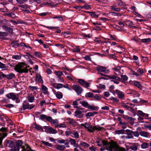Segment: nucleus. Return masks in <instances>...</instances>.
Wrapping results in <instances>:
<instances>
[{
  "instance_id": "33",
  "label": "nucleus",
  "mask_w": 151,
  "mask_h": 151,
  "mask_svg": "<svg viewBox=\"0 0 151 151\" xmlns=\"http://www.w3.org/2000/svg\"><path fill=\"white\" fill-rule=\"evenodd\" d=\"M27 99L30 102H32L34 100V97L33 96H29L27 97Z\"/></svg>"
},
{
  "instance_id": "28",
  "label": "nucleus",
  "mask_w": 151,
  "mask_h": 151,
  "mask_svg": "<svg viewBox=\"0 0 151 151\" xmlns=\"http://www.w3.org/2000/svg\"><path fill=\"white\" fill-rule=\"evenodd\" d=\"M65 147L63 145H58L57 147V149L61 150L63 151V150L65 148Z\"/></svg>"
},
{
  "instance_id": "51",
  "label": "nucleus",
  "mask_w": 151,
  "mask_h": 151,
  "mask_svg": "<svg viewBox=\"0 0 151 151\" xmlns=\"http://www.w3.org/2000/svg\"><path fill=\"white\" fill-rule=\"evenodd\" d=\"M7 135V134L5 132H4L2 134V135L1 136H0V139L3 140V139Z\"/></svg>"
},
{
  "instance_id": "44",
  "label": "nucleus",
  "mask_w": 151,
  "mask_h": 151,
  "mask_svg": "<svg viewBox=\"0 0 151 151\" xmlns=\"http://www.w3.org/2000/svg\"><path fill=\"white\" fill-rule=\"evenodd\" d=\"M121 67L120 66H117L116 67L113 68L112 69L114 70L115 72H118L121 70Z\"/></svg>"
},
{
  "instance_id": "15",
  "label": "nucleus",
  "mask_w": 151,
  "mask_h": 151,
  "mask_svg": "<svg viewBox=\"0 0 151 151\" xmlns=\"http://www.w3.org/2000/svg\"><path fill=\"white\" fill-rule=\"evenodd\" d=\"M133 82L134 86L140 89H141L142 86L139 82L136 81H134Z\"/></svg>"
},
{
  "instance_id": "42",
  "label": "nucleus",
  "mask_w": 151,
  "mask_h": 151,
  "mask_svg": "<svg viewBox=\"0 0 151 151\" xmlns=\"http://www.w3.org/2000/svg\"><path fill=\"white\" fill-rule=\"evenodd\" d=\"M69 142L71 145H75L76 142V141L74 139L71 138H70Z\"/></svg>"
},
{
  "instance_id": "56",
  "label": "nucleus",
  "mask_w": 151,
  "mask_h": 151,
  "mask_svg": "<svg viewBox=\"0 0 151 151\" xmlns=\"http://www.w3.org/2000/svg\"><path fill=\"white\" fill-rule=\"evenodd\" d=\"M7 129L5 127H2L0 129V131L2 132H6L7 131Z\"/></svg>"
},
{
  "instance_id": "14",
  "label": "nucleus",
  "mask_w": 151,
  "mask_h": 151,
  "mask_svg": "<svg viewBox=\"0 0 151 151\" xmlns=\"http://www.w3.org/2000/svg\"><path fill=\"white\" fill-rule=\"evenodd\" d=\"M139 134L142 136L147 137L149 134V133L147 132L141 131L139 132Z\"/></svg>"
},
{
  "instance_id": "10",
  "label": "nucleus",
  "mask_w": 151,
  "mask_h": 151,
  "mask_svg": "<svg viewBox=\"0 0 151 151\" xmlns=\"http://www.w3.org/2000/svg\"><path fill=\"white\" fill-rule=\"evenodd\" d=\"M115 93L117 95L118 97L121 99H122L124 97V93L118 90H116L115 91Z\"/></svg>"
},
{
  "instance_id": "16",
  "label": "nucleus",
  "mask_w": 151,
  "mask_h": 151,
  "mask_svg": "<svg viewBox=\"0 0 151 151\" xmlns=\"http://www.w3.org/2000/svg\"><path fill=\"white\" fill-rule=\"evenodd\" d=\"M97 114L98 112L96 111L94 112H89L86 113L85 114V116L86 117H88L92 116L95 114Z\"/></svg>"
},
{
  "instance_id": "37",
  "label": "nucleus",
  "mask_w": 151,
  "mask_h": 151,
  "mask_svg": "<svg viewBox=\"0 0 151 151\" xmlns=\"http://www.w3.org/2000/svg\"><path fill=\"white\" fill-rule=\"evenodd\" d=\"M121 78H120L121 79V81H122V79L124 81H127L128 79V77L125 75H121Z\"/></svg>"
},
{
  "instance_id": "61",
  "label": "nucleus",
  "mask_w": 151,
  "mask_h": 151,
  "mask_svg": "<svg viewBox=\"0 0 151 151\" xmlns=\"http://www.w3.org/2000/svg\"><path fill=\"white\" fill-rule=\"evenodd\" d=\"M138 114L142 116H145V113H143L142 111L139 110L138 111Z\"/></svg>"
},
{
  "instance_id": "3",
  "label": "nucleus",
  "mask_w": 151,
  "mask_h": 151,
  "mask_svg": "<svg viewBox=\"0 0 151 151\" xmlns=\"http://www.w3.org/2000/svg\"><path fill=\"white\" fill-rule=\"evenodd\" d=\"M40 119L42 120L46 119L47 121L50 122L51 124H54L55 125L58 124V122L57 119H53L51 116H47L45 114H42L41 115Z\"/></svg>"
},
{
  "instance_id": "11",
  "label": "nucleus",
  "mask_w": 151,
  "mask_h": 151,
  "mask_svg": "<svg viewBox=\"0 0 151 151\" xmlns=\"http://www.w3.org/2000/svg\"><path fill=\"white\" fill-rule=\"evenodd\" d=\"M75 116L77 117L81 118L83 117V114H82V111L78 110H77L75 112Z\"/></svg>"
},
{
  "instance_id": "40",
  "label": "nucleus",
  "mask_w": 151,
  "mask_h": 151,
  "mask_svg": "<svg viewBox=\"0 0 151 151\" xmlns=\"http://www.w3.org/2000/svg\"><path fill=\"white\" fill-rule=\"evenodd\" d=\"M12 58L16 60H19L21 58V56L20 55H14L12 56Z\"/></svg>"
},
{
  "instance_id": "22",
  "label": "nucleus",
  "mask_w": 151,
  "mask_h": 151,
  "mask_svg": "<svg viewBox=\"0 0 151 151\" xmlns=\"http://www.w3.org/2000/svg\"><path fill=\"white\" fill-rule=\"evenodd\" d=\"M85 124H86V126H88V128L87 129L88 131L91 132H94V131H93V127L92 125H90L89 124L87 123H86Z\"/></svg>"
},
{
  "instance_id": "20",
  "label": "nucleus",
  "mask_w": 151,
  "mask_h": 151,
  "mask_svg": "<svg viewBox=\"0 0 151 151\" xmlns=\"http://www.w3.org/2000/svg\"><path fill=\"white\" fill-rule=\"evenodd\" d=\"M41 88L42 90L43 91V93L44 94H47L48 93V88L45 86L42 85L41 86Z\"/></svg>"
},
{
  "instance_id": "47",
  "label": "nucleus",
  "mask_w": 151,
  "mask_h": 151,
  "mask_svg": "<svg viewBox=\"0 0 151 151\" xmlns=\"http://www.w3.org/2000/svg\"><path fill=\"white\" fill-rule=\"evenodd\" d=\"M11 44L14 47L19 46V44L18 43L16 42H12L11 43Z\"/></svg>"
},
{
  "instance_id": "39",
  "label": "nucleus",
  "mask_w": 151,
  "mask_h": 151,
  "mask_svg": "<svg viewBox=\"0 0 151 151\" xmlns=\"http://www.w3.org/2000/svg\"><path fill=\"white\" fill-rule=\"evenodd\" d=\"M67 120H68V123L70 124L73 125L74 122V120L73 119H70V118H68Z\"/></svg>"
},
{
  "instance_id": "27",
  "label": "nucleus",
  "mask_w": 151,
  "mask_h": 151,
  "mask_svg": "<svg viewBox=\"0 0 151 151\" xmlns=\"http://www.w3.org/2000/svg\"><path fill=\"white\" fill-rule=\"evenodd\" d=\"M80 145H81L82 147H88L89 146V144H88L85 142H84L82 141L81 142Z\"/></svg>"
},
{
  "instance_id": "34",
  "label": "nucleus",
  "mask_w": 151,
  "mask_h": 151,
  "mask_svg": "<svg viewBox=\"0 0 151 151\" xmlns=\"http://www.w3.org/2000/svg\"><path fill=\"white\" fill-rule=\"evenodd\" d=\"M55 126L57 127H66V124H55Z\"/></svg>"
},
{
  "instance_id": "8",
  "label": "nucleus",
  "mask_w": 151,
  "mask_h": 151,
  "mask_svg": "<svg viewBox=\"0 0 151 151\" xmlns=\"http://www.w3.org/2000/svg\"><path fill=\"white\" fill-rule=\"evenodd\" d=\"M18 94H17L16 95L14 93H9L6 95V97L8 99H12L13 100H15L16 97L18 96Z\"/></svg>"
},
{
  "instance_id": "55",
  "label": "nucleus",
  "mask_w": 151,
  "mask_h": 151,
  "mask_svg": "<svg viewBox=\"0 0 151 151\" xmlns=\"http://www.w3.org/2000/svg\"><path fill=\"white\" fill-rule=\"evenodd\" d=\"M117 1V5L119 6H122L123 4V2L121 0H116Z\"/></svg>"
},
{
  "instance_id": "41",
  "label": "nucleus",
  "mask_w": 151,
  "mask_h": 151,
  "mask_svg": "<svg viewBox=\"0 0 151 151\" xmlns=\"http://www.w3.org/2000/svg\"><path fill=\"white\" fill-rule=\"evenodd\" d=\"M41 142L42 144H44L45 145L49 147L51 146V144L47 142H46L43 141H42Z\"/></svg>"
},
{
  "instance_id": "26",
  "label": "nucleus",
  "mask_w": 151,
  "mask_h": 151,
  "mask_svg": "<svg viewBox=\"0 0 151 151\" xmlns=\"http://www.w3.org/2000/svg\"><path fill=\"white\" fill-rule=\"evenodd\" d=\"M56 96L58 99H61L63 97V94L61 92L58 91L56 93Z\"/></svg>"
},
{
  "instance_id": "59",
  "label": "nucleus",
  "mask_w": 151,
  "mask_h": 151,
  "mask_svg": "<svg viewBox=\"0 0 151 151\" xmlns=\"http://www.w3.org/2000/svg\"><path fill=\"white\" fill-rule=\"evenodd\" d=\"M91 16L93 17H94L97 18L98 17V15L96 14L95 12H92L91 14Z\"/></svg>"
},
{
  "instance_id": "17",
  "label": "nucleus",
  "mask_w": 151,
  "mask_h": 151,
  "mask_svg": "<svg viewBox=\"0 0 151 151\" xmlns=\"http://www.w3.org/2000/svg\"><path fill=\"white\" fill-rule=\"evenodd\" d=\"M7 142L9 147L10 148H12L13 146L14 147V142L13 141L8 140L7 141Z\"/></svg>"
},
{
  "instance_id": "63",
  "label": "nucleus",
  "mask_w": 151,
  "mask_h": 151,
  "mask_svg": "<svg viewBox=\"0 0 151 151\" xmlns=\"http://www.w3.org/2000/svg\"><path fill=\"white\" fill-rule=\"evenodd\" d=\"M94 97V98L96 100H100L101 99V98L99 96H98V95L97 94H96V95H95V96H93V97Z\"/></svg>"
},
{
  "instance_id": "57",
  "label": "nucleus",
  "mask_w": 151,
  "mask_h": 151,
  "mask_svg": "<svg viewBox=\"0 0 151 151\" xmlns=\"http://www.w3.org/2000/svg\"><path fill=\"white\" fill-rule=\"evenodd\" d=\"M45 27L48 29H55L57 28H59L58 27H49V26H45Z\"/></svg>"
},
{
  "instance_id": "53",
  "label": "nucleus",
  "mask_w": 151,
  "mask_h": 151,
  "mask_svg": "<svg viewBox=\"0 0 151 151\" xmlns=\"http://www.w3.org/2000/svg\"><path fill=\"white\" fill-rule=\"evenodd\" d=\"M133 135L135 137H138L139 136V133L138 132L133 131Z\"/></svg>"
},
{
  "instance_id": "1",
  "label": "nucleus",
  "mask_w": 151,
  "mask_h": 151,
  "mask_svg": "<svg viewBox=\"0 0 151 151\" xmlns=\"http://www.w3.org/2000/svg\"><path fill=\"white\" fill-rule=\"evenodd\" d=\"M14 69L19 73H27L28 71L26 65L23 62L19 63L18 64L16 65Z\"/></svg>"
},
{
  "instance_id": "35",
  "label": "nucleus",
  "mask_w": 151,
  "mask_h": 151,
  "mask_svg": "<svg viewBox=\"0 0 151 151\" xmlns=\"http://www.w3.org/2000/svg\"><path fill=\"white\" fill-rule=\"evenodd\" d=\"M86 97L92 98L93 97V93L89 92L86 94Z\"/></svg>"
},
{
  "instance_id": "25",
  "label": "nucleus",
  "mask_w": 151,
  "mask_h": 151,
  "mask_svg": "<svg viewBox=\"0 0 151 151\" xmlns=\"http://www.w3.org/2000/svg\"><path fill=\"white\" fill-rule=\"evenodd\" d=\"M15 77V75L13 73H11L9 74L6 75V78L8 79H12Z\"/></svg>"
},
{
  "instance_id": "45",
  "label": "nucleus",
  "mask_w": 151,
  "mask_h": 151,
  "mask_svg": "<svg viewBox=\"0 0 151 151\" xmlns=\"http://www.w3.org/2000/svg\"><path fill=\"white\" fill-rule=\"evenodd\" d=\"M29 104H23V109L24 111L26 109H30V108H29Z\"/></svg>"
},
{
  "instance_id": "31",
  "label": "nucleus",
  "mask_w": 151,
  "mask_h": 151,
  "mask_svg": "<svg viewBox=\"0 0 151 151\" xmlns=\"http://www.w3.org/2000/svg\"><path fill=\"white\" fill-rule=\"evenodd\" d=\"M88 108L92 110H98L99 107H94L93 106H90L89 105Z\"/></svg>"
},
{
  "instance_id": "6",
  "label": "nucleus",
  "mask_w": 151,
  "mask_h": 151,
  "mask_svg": "<svg viewBox=\"0 0 151 151\" xmlns=\"http://www.w3.org/2000/svg\"><path fill=\"white\" fill-rule=\"evenodd\" d=\"M78 82L82 86L87 88L89 87L90 83L86 82L84 80L82 79H78Z\"/></svg>"
},
{
  "instance_id": "50",
  "label": "nucleus",
  "mask_w": 151,
  "mask_h": 151,
  "mask_svg": "<svg viewBox=\"0 0 151 151\" xmlns=\"http://www.w3.org/2000/svg\"><path fill=\"white\" fill-rule=\"evenodd\" d=\"M29 88L30 90L32 91L35 90H36L37 89V88L36 86H29Z\"/></svg>"
},
{
  "instance_id": "49",
  "label": "nucleus",
  "mask_w": 151,
  "mask_h": 151,
  "mask_svg": "<svg viewBox=\"0 0 151 151\" xmlns=\"http://www.w3.org/2000/svg\"><path fill=\"white\" fill-rule=\"evenodd\" d=\"M18 6L21 8H23L25 9H27L28 8V6L27 5H19Z\"/></svg>"
},
{
  "instance_id": "29",
  "label": "nucleus",
  "mask_w": 151,
  "mask_h": 151,
  "mask_svg": "<svg viewBox=\"0 0 151 151\" xmlns=\"http://www.w3.org/2000/svg\"><path fill=\"white\" fill-rule=\"evenodd\" d=\"M149 144L148 143L144 142L141 145V147L143 149H145L148 147Z\"/></svg>"
},
{
  "instance_id": "2",
  "label": "nucleus",
  "mask_w": 151,
  "mask_h": 151,
  "mask_svg": "<svg viewBox=\"0 0 151 151\" xmlns=\"http://www.w3.org/2000/svg\"><path fill=\"white\" fill-rule=\"evenodd\" d=\"M98 74L101 75V76H105L106 78L110 79H112V80H111V81H113L114 83L117 84H119V81H121V79L120 78L114 75H112L111 76L106 75L100 72H98Z\"/></svg>"
},
{
  "instance_id": "64",
  "label": "nucleus",
  "mask_w": 151,
  "mask_h": 151,
  "mask_svg": "<svg viewBox=\"0 0 151 151\" xmlns=\"http://www.w3.org/2000/svg\"><path fill=\"white\" fill-rule=\"evenodd\" d=\"M63 85L61 83H58L57 85V89L61 88L63 87Z\"/></svg>"
},
{
  "instance_id": "58",
  "label": "nucleus",
  "mask_w": 151,
  "mask_h": 151,
  "mask_svg": "<svg viewBox=\"0 0 151 151\" xmlns=\"http://www.w3.org/2000/svg\"><path fill=\"white\" fill-rule=\"evenodd\" d=\"M35 55L37 57H40L41 56V54L40 52H35Z\"/></svg>"
},
{
  "instance_id": "38",
  "label": "nucleus",
  "mask_w": 151,
  "mask_h": 151,
  "mask_svg": "<svg viewBox=\"0 0 151 151\" xmlns=\"http://www.w3.org/2000/svg\"><path fill=\"white\" fill-rule=\"evenodd\" d=\"M73 134L74 136V137L72 136V135H71V136L73 137H74L76 138V139H77L79 138V135L78 133L77 132H74Z\"/></svg>"
},
{
  "instance_id": "21",
  "label": "nucleus",
  "mask_w": 151,
  "mask_h": 151,
  "mask_svg": "<svg viewBox=\"0 0 151 151\" xmlns=\"http://www.w3.org/2000/svg\"><path fill=\"white\" fill-rule=\"evenodd\" d=\"M80 103L81 104L83 107L88 108L89 104L86 101H80Z\"/></svg>"
},
{
  "instance_id": "5",
  "label": "nucleus",
  "mask_w": 151,
  "mask_h": 151,
  "mask_svg": "<svg viewBox=\"0 0 151 151\" xmlns=\"http://www.w3.org/2000/svg\"><path fill=\"white\" fill-rule=\"evenodd\" d=\"M72 87L73 89L75 91L78 95L81 94L83 91V89L79 85L74 84Z\"/></svg>"
},
{
  "instance_id": "48",
  "label": "nucleus",
  "mask_w": 151,
  "mask_h": 151,
  "mask_svg": "<svg viewBox=\"0 0 151 151\" xmlns=\"http://www.w3.org/2000/svg\"><path fill=\"white\" fill-rule=\"evenodd\" d=\"M6 75L3 73L2 72H0V78L2 79L3 78H6Z\"/></svg>"
},
{
  "instance_id": "24",
  "label": "nucleus",
  "mask_w": 151,
  "mask_h": 151,
  "mask_svg": "<svg viewBox=\"0 0 151 151\" xmlns=\"http://www.w3.org/2000/svg\"><path fill=\"white\" fill-rule=\"evenodd\" d=\"M35 128L37 130L43 131V128L40 125L35 124Z\"/></svg>"
},
{
  "instance_id": "32",
  "label": "nucleus",
  "mask_w": 151,
  "mask_h": 151,
  "mask_svg": "<svg viewBox=\"0 0 151 151\" xmlns=\"http://www.w3.org/2000/svg\"><path fill=\"white\" fill-rule=\"evenodd\" d=\"M124 129H121V130H116L115 131V132L116 134H123L124 133Z\"/></svg>"
},
{
  "instance_id": "46",
  "label": "nucleus",
  "mask_w": 151,
  "mask_h": 151,
  "mask_svg": "<svg viewBox=\"0 0 151 151\" xmlns=\"http://www.w3.org/2000/svg\"><path fill=\"white\" fill-rule=\"evenodd\" d=\"M55 74L56 75L58 76V77H61V76L62 75L63 73L60 71H57L55 72Z\"/></svg>"
},
{
  "instance_id": "54",
  "label": "nucleus",
  "mask_w": 151,
  "mask_h": 151,
  "mask_svg": "<svg viewBox=\"0 0 151 151\" xmlns=\"http://www.w3.org/2000/svg\"><path fill=\"white\" fill-rule=\"evenodd\" d=\"M117 150L119 151H125V149L124 148L120 147L118 146V147L116 151Z\"/></svg>"
},
{
  "instance_id": "7",
  "label": "nucleus",
  "mask_w": 151,
  "mask_h": 151,
  "mask_svg": "<svg viewBox=\"0 0 151 151\" xmlns=\"http://www.w3.org/2000/svg\"><path fill=\"white\" fill-rule=\"evenodd\" d=\"M98 72H103L104 74H106L108 72V70L106 69V68L101 66H99L96 68Z\"/></svg>"
},
{
  "instance_id": "43",
  "label": "nucleus",
  "mask_w": 151,
  "mask_h": 151,
  "mask_svg": "<svg viewBox=\"0 0 151 151\" xmlns=\"http://www.w3.org/2000/svg\"><path fill=\"white\" fill-rule=\"evenodd\" d=\"M109 99L111 100L112 101L115 102L117 103L119 101V100L116 99L114 98L113 97H111L109 98Z\"/></svg>"
},
{
  "instance_id": "62",
  "label": "nucleus",
  "mask_w": 151,
  "mask_h": 151,
  "mask_svg": "<svg viewBox=\"0 0 151 151\" xmlns=\"http://www.w3.org/2000/svg\"><path fill=\"white\" fill-rule=\"evenodd\" d=\"M5 106L8 108H10L13 107L14 105L12 104H9L5 105Z\"/></svg>"
},
{
  "instance_id": "4",
  "label": "nucleus",
  "mask_w": 151,
  "mask_h": 151,
  "mask_svg": "<svg viewBox=\"0 0 151 151\" xmlns=\"http://www.w3.org/2000/svg\"><path fill=\"white\" fill-rule=\"evenodd\" d=\"M118 145L117 143L111 140V142H109L107 146V150L110 151H112L113 149L116 150L118 147Z\"/></svg>"
},
{
  "instance_id": "23",
  "label": "nucleus",
  "mask_w": 151,
  "mask_h": 151,
  "mask_svg": "<svg viewBox=\"0 0 151 151\" xmlns=\"http://www.w3.org/2000/svg\"><path fill=\"white\" fill-rule=\"evenodd\" d=\"M116 6H110L111 9L113 11H116V12H119L120 10V9L119 8L116 7Z\"/></svg>"
},
{
  "instance_id": "30",
  "label": "nucleus",
  "mask_w": 151,
  "mask_h": 151,
  "mask_svg": "<svg viewBox=\"0 0 151 151\" xmlns=\"http://www.w3.org/2000/svg\"><path fill=\"white\" fill-rule=\"evenodd\" d=\"M0 68L1 69H4V70H6L8 69L7 67H6L5 64L0 62Z\"/></svg>"
},
{
  "instance_id": "12",
  "label": "nucleus",
  "mask_w": 151,
  "mask_h": 151,
  "mask_svg": "<svg viewBox=\"0 0 151 151\" xmlns=\"http://www.w3.org/2000/svg\"><path fill=\"white\" fill-rule=\"evenodd\" d=\"M35 78V81H36L43 84V81L42 79V77L40 75L36 74Z\"/></svg>"
},
{
  "instance_id": "9",
  "label": "nucleus",
  "mask_w": 151,
  "mask_h": 151,
  "mask_svg": "<svg viewBox=\"0 0 151 151\" xmlns=\"http://www.w3.org/2000/svg\"><path fill=\"white\" fill-rule=\"evenodd\" d=\"M126 132L127 134V135L126 136V137L127 138H133V131L129 129H127L126 130Z\"/></svg>"
},
{
  "instance_id": "52",
  "label": "nucleus",
  "mask_w": 151,
  "mask_h": 151,
  "mask_svg": "<svg viewBox=\"0 0 151 151\" xmlns=\"http://www.w3.org/2000/svg\"><path fill=\"white\" fill-rule=\"evenodd\" d=\"M101 142L103 144L106 146V148H107V145H109V142H108L107 141L103 140H102Z\"/></svg>"
},
{
  "instance_id": "19",
  "label": "nucleus",
  "mask_w": 151,
  "mask_h": 151,
  "mask_svg": "<svg viewBox=\"0 0 151 151\" xmlns=\"http://www.w3.org/2000/svg\"><path fill=\"white\" fill-rule=\"evenodd\" d=\"M137 143H133V145L129 147V148L134 151H136L137 149Z\"/></svg>"
},
{
  "instance_id": "60",
  "label": "nucleus",
  "mask_w": 151,
  "mask_h": 151,
  "mask_svg": "<svg viewBox=\"0 0 151 151\" xmlns=\"http://www.w3.org/2000/svg\"><path fill=\"white\" fill-rule=\"evenodd\" d=\"M73 51L74 52H79L80 51V49L79 48V47H77L76 48H74L73 50Z\"/></svg>"
},
{
  "instance_id": "36",
  "label": "nucleus",
  "mask_w": 151,
  "mask_h": 151,
  "mask_svg": "<svg viewBox=\"0 0 151 151\" xmlns=\"http://www.w3.org/2000/svg\"><path fill=\"white\" fill-rule=\"evenodd\" d=\"M141 41L143 42H150L151 40L150 38H148L141 39Z\"/></svg>"
},
{
  "instance_id": "18",
  "label": "nucleus",
  "mask_w": 151,
  "mask_h": 151,
  "mask_svg": "<svg viewBox=\"0 0 151 151\" xmlns=\"http://www.w3.org/2000/svg\"><path fill=\"white\" fill-rule=\"evenodd\" d=\"M48 132L52 134H56L57 132V131L52 127H48L47 129Z\"/></svg>"
},
{
  "instance_id": "13",
  "label": "nucleus",
  "mask_w": 151,
  "mask_h": 151,
  "mask_svg": "<svg viewBox=\"0 0 151 151\" xmlns=\"http://www.w3.org/2000/svg\"><path fill=\"white\" fill-rule=\"evenodd\" d=\"M2 28L5 31L9 32L10 34H12L13 33V29L6 26H2Z\"/></svg>"
}]
</instances>
